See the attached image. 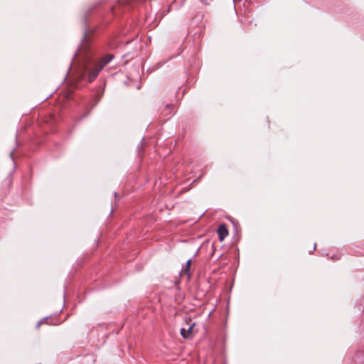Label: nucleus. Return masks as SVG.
Returning a JSON list of instances; mask_svg holds the SVG:
<instances>
[{
    "label": "nucleus",
    "instance_id": "3",
    "mask_svg": "<svg viewBox=\"0 0 364 364\" xmlns=\"http://www.w3.org/2000/svg\"><path fill=\"white\" fill-rule=\"evenodd\" d=\"M218 235L220 241H223L228 235V230L225 225L223 224L218 227Z\"/></svg>",
    "mask_w": 364,
    "mask_h": 364
},
{
    "label": "nucleus",
    "instance_id": "5",
    "mask_svg": "<svg viewBox=\"0 0 364 364\" xmlns=\"http://www.w3.org/2000/svg\"><path fill=\"white\" fill-rule=\"evenodd\" d=\"M191 259H188L186 262V268H185V272L187 273V274L188 275V277L190 276L189 275V270H190V268H191Z\"/></svg>",
    "mask_w": 364,
    "mask_h": 364
},
{
    "label": "nucleus",
    "instance_id": "8",
    "mask_svg": "<svg viewBox=\"0 0 364 364\" xmlns=\"http://www.w3.org/2000/svg\"><path fill=\"white\" fill-rule=\"evenodd\" d=\"M316 244H314V250L316 249Z\"/></svg>",
    "mask_w": 364,
    "mask_h": 364
},
{
    "label": "nucleus",
    "instance_id": "7",
    "mask_svg": "<svg viewBox=\"0 0 364 364\" xmlns=\"http://www.w3.org/2000/svg\"><path fill=\"white\" fill-rule=\"evenodd\" d=\"M79 54H80V51H79L78 53H76L75 54V57H76V56H77V55H79Z\"/></svg>",
    "mask_w": 364,
    "mask_h": 364
},
{
    "label": "nucleus",
    "instance_id": "2",
    "mask_svg": "<svg viewBox=\"0 0 364 364\" xmlns=\"http://www.w3.org/2000/svg\"><path fill=\"white\" fill-rule=\"evenodd\" d=\"M113 58L114 56L112 54H107L102 57L97 63V65L99 66V69L102 70L105 66H106L109 62L112 61Z\"/></svg>",
    "mask_w": 364,
    "mask_h": 364
},
{
    "label": "nucleus",
    "instance_id": "4",
    "mask_svg": "<svg viewBox=\"0 0 364 364\" xmlns=\"http://www.w3.org/2000/svg\"><path fill=\"white\" fill-rule=\"evenodd\" d=\"M102 70L99 69V66L96 64L95 68L89 70V81L94 80Z\"/></svg>",
    "mask_w": 364,
    "mask_h": 364
},
{
    "label": "nucleus",
    "instance_id": "6",
    "mask_svg": "<svg viewBox=\"0 0 364 364\" xmlns=\"http://www.w3.org/2000/svg\"><path fill=\"white\" fill-rule=\"evenodd\" d=\"M331 259H333V260H334V259H339V257H337V256H336V257H334L333 256H332V257H331Z\"/></svg>",
    "mask_w": 364,
    "mask_h": 364
},
{
    "label": "nucleus",
    "instance_id": "1",
    "mask_svg": "<svg viewBox=\"0 0 364 364\" xmlns=\"http://www.w3.org/2000/svg\"><path fill=\"white\" fill-rule=\"evenodd\" d=\"M188 324L189 325L188 329L186 330L183 328L181 329V335L185 339H189L192 337L193 333V328L195 326V323H193L191 324L188 323Z\"/></svg>",
    "mask_w": 364,
    "mask_h": 364
}]
</instances>
